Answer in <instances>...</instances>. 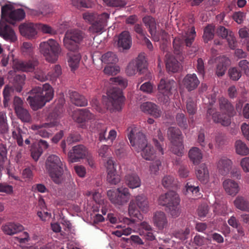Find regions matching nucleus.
<instances>
[{
  "label": "nucleus",
  "instance_id": "f257e3e1",
  "mask_svg": "<svg viewBox=\"0 0 249 249\" xmlns=\"http://www.w3.org/2000/svg\"><path fill=\"white\" fill-rule=\"evenodd\" d=\"M11 4H6L1 7L0 21V36L5 40L14 42L17 40L15 33L7 23L14 24L16 21L23 19L25 16L24 11L21 8L13 10Z\"/></svg>",
  "mask_w": 249,
  "mask_h": 249
},
{
  "label": "nucleus",
  "instance_id": "f03ea898",
  "mask_svg": "<svg viewBox=\"0 0 249 249\" xmlns=\"http://www.w3.org/2000/svg\"><path fill=\"white\" fill-rule=\"evenodd\" d=\"M109 83L113 85L107 90L108 98L107 104V109L112 111L120 110L125 97L123 95L122 90L116 86L118 85L122 88H125L127 86V80L122 77H113L110 78Z\"/></svg>",
  "mask_w": 249,
  "mask_h": 249
},
{
  "label": "nucleus",
  "instance_id": "7ed1b4c3",
  "mask_svg": "<svg viewBox=\"0 0 249 249\" xmlns=\"http://www.w3.org/2000/svg\"><path fill=\"white\" fill-rule=\"evenodd\" d=\"M53 97V90L50 85L45 84L42 87H36L31 90L27 101L34 110L41 108Z\"/></svg>",
  "mask_w": 249,
  "mask_h": 249
},
{
  "label": "nucleus",
  "instance_id": "20e7f679",
  "mask_svg": "<svg viewBox=\"0 0 249 249\" xmlns=\"http://www.w3.org/2000/svg\"><path fill=\"white\" fill-rule=\"evenodd\" d=\"M219 106L221 111L224 115L217 112L215 108L210 107L207 110V116H211L215 123H220L222 125L228 126L231 123L230 118L235 114L234 107L228 99L223 97L219 99Z\"/></svg>",
  "mask_w": 249,
  "mask_h": 249
},
{
  "label": "nucleus",
  "instance_id": "39448f33",
  "mask_svg": "<svg viewBox=\"0 0 249 249\" xmlns=\"http://www.w3.org/2000/svg\"><path fill=\"white\" fill-rule=\"evenodd\" d=\"M45 169L55 183L59 184L63 182V173L66 166L58 156L52 154L47 158Z\"/></svg>",
  "mask_w": 249,
  "mask_h": 249
},
{
  "label": "nucleus",
  "instance_id": "423d86ee",
  "mask_svg": "<svg viewBox=\"0 0 249 249\" xmlns=\"http://www.w3.org/2000/svg\"><path fill=\"white\" fill-rule=\"evenodd\" d=\"M180 201L178 195L172 191L161 195L158 198L159 204L165 206L167 211L173 218L178 217L181 213Z\"/></svg>",
  "mask_w": 249,
  "mask_h": 249
},
{
  "label": "nucleus",
  "instance_id": "0eeeda50",
  "mask_svg": "<svg viewBox=\"0 0 249 249\" xmlns=\"http://www.w3.org/2000/svg\"><path fill=\"white\" fill-rule=\"evenodd\" d=\"M22 52L31 58L27 61H18L14 64V69L22 71H32L38 64V61L36 57L33 56L34 47L29 42H23L21 48Z\"/></svg>",
  "mask_w": 249,
  "mask_h": 249
},
{
  "label": "nucleus",
  "instance_id": "6e6552de",
  "mask_svg": "<svg viewBox=\"0 0 249 249\" xmlns=\"http://www.w3.org/2000/svg\"><path fill=\"white\" fill-rule=\"evenodd\" d=\"M109 14L103 13L100 15L94 13L86 12L83 14V18L86 22L91 24L89 30L92 33H99L107 26Z\"/></svg>",
  "mask_w": 249,
  "mask_h": 249
},
{
  "label": "nucleus",
  "instance_id": "1a4fd4ad",
  "mask_svg": "<svg viewBox=\"0 0 249 249\" xmlns=\"http://www.w3.org/2000/svg\"><path fill=\"white\" fill-rule=\"evenodd\" d=\"M153 142L158 151L157 152H155L153 148L148 144L142 148V150L140 151L142 157L147 160H153L157 155H162L164 154L162 147L164 137L160 129L157 130V135L154 137Z\"/></svg>",
  "mask_w": 249,
  "mask_h": 249
},
{
  "label": "nucleus",
  "instance_id": "9d476101",
  "mask_svg": "<svg viewBox=\"0 0 249 249\" xmlns=\"http://www.w3.org/2000/svg\"><path fill=\"white\" fill-rule=\"evenodd\" d=\"M148 209L149 202L147 197L143 194H140L130 200L128 207V213L131 217L140 219L142 217L140 211L146 213Z\"/></svg>",
  "mask_w": 249,
  "mask_h": 249
},
{
  "label": "nucleus",
  "instance_id": "9b49d317",
  "mask_svg": "<svg viewBox=\"0 0 249 249\" xmlns=\"http://www.w3.org/2000/svg\"><path fill=\"white\" fill-rule=\"evenodd\" d=\"M40 52L49 62L54 63L61 53L59 44L53 39L41 42L39 45Z\"/></svg>",
  "mask_w": 249,
  "mask_h": 249
},
{
  "label": "nucleus",
  "instance_id": "f8f14e48",
  "mask_svg": "<svg viewBox=\"0 0 249 249\" xmlns=\"http://www.w3.org/2000/svg\"><path fill=\"white\" fill-rule=\"evenodd\" d=\"M85 37V33L78 29L68 30L63 38L64 45L71 52L77 51L79 45Z\"/></svg>",
  "mask_w": 249,
  "mask_h": 249
},
{
  "label": "nucleus",
  "instance_id": "ddd939ff",
  "mask_svg": "<svg viewBox=\"0 0 249 249\" xmlns=\"http://www.w3.org/2000/svg\"><path fill=\"white\" fill-rule=\"evenodd\" d=\"M176 87V82L174 79L165 77L161 78L158 85V100L163 103H167Z\"/></svg>",
  "mask_w": 249,
  "mask_h": 249
},
{
  "label": "nucleus",
  "instance_id": "4468645a",
  "mask_svg": "<svg viewBox=\"0 0 249 249\" xmlns=\"http://www.w3.org/2000/svg\"><path fill=\"white\" fill-rule=\"evenodd\" d=\"M184 31L183 39L179 37H175L173 42L174 53L179 54L182 50L184 43L188 47H190L194 41L196 36L195 27L193 26L187 27Z\"/></svg>",
  "mask_w": 249,
  "mask_h": 249
},
{
  "label": "nucleus",
  "instance_id": "2eb2a0df",
  "mask_svg": "<svg viewBox=\"0 0 249 249\" xmlns=\"http://www.w3.org/2000/svg\"><path fill=\"white\" fill-rule=\"evenodd\" d=\"M127 137L131 146L137 152H140L142 148L148 144L145 136L135 127H129L127 129Z\"/></svg>",
  "mask_w": 249,
  "mask_h": 249
},
{
  "label": "nucleus",
  "instance_id": "dca6fc26",
  "mask_svg": "<svg viewBox=\"0 0 249 249\" xmlns=\"http://www.w3.org/2000/svg\"><path fill=\"white\" fill-rule=\"evenodd\" d=\"M167 135L173 145L172 152L178 156H181L183 153L184 146L183 137L179 129L176 127H170L167 131Z\"/></svg>",
  "mask_w": 249,
  "mask_h": 249
},
{
  "label": "nucleus",
  "instance_id": "f3484780",
  "mask_svg": "<svg viewBox=\"0 0 249 249\" xmlns=\"http://www.w3.org/2000/svg\"><path fill=\"white\" fill-rule=\"evenodd\" d=\"M48 119V121H50L49 123H44L41 124H32L31 126V129L35 131L36 134L38 135L41 137L44 138H49L51 134L48 132L45 128L57 125L59 123L58 115L56 113L53 112L49 114Z\"/></svg>",
  "mask_w": 249,
  "mask_h": 249
},
{
  "label": "nucleus",
  "instance_id": "a211bd4d",
  "mask_svg": "<svg viewBox=\"0 0 249 249\" xmlns=\"http://www.w3.org/2000/svg\"><path fill=\"white\" fill-rule=\"evenodd\" d=\"M130 193L126 187H119L116 190H109L107 192V196L113 204L123 205L129 200Z\"/></svg>",
  "mask_w": 249,
  "mask_h": 249
},
{
  "label": "nucleus",
  "instance_id": "6ab92c4d",
  "mask_svg": "<svg viewBox=\"0 0 249 249\" xmlns=\"http://www.w3.org/2000/svg\"><path fill=\"white\" fill-rule=\"evenodd\" d=\"M146 68V60L143 53L140 54L135 60L131 61L126 69L128 76L135 75L137 72L142 73Z\"/></svg>",
  "mask_w": 249,
  "mask_h": 249
},
{
  "label": "nucleus",
  "instance_id": "aec40b11",
  "mask_svg": "<svg viewBox=\"0 0 249 249\" xmlns=\"http://www.w3.org/2000/svg\"><path fill=\"white\" fill-rule=\"evenodd\" d=\"M23 100L18 96L13 99V107L18 118L23 123H29L32 121V116L29 110L23 107Z\"/></svg>",
  "mask_w": 249,
  "mask_h": 249
},
{
  "label": "nucleus",
  "instance_id": "412c9836",
  "mask_svg": "<svg viewBox=\"0 0 249 249\" xmlns=\"http://www.w3.org/2000/svg\"><path fill=\"white\" fill-rule=\"evenodd\" d=\"M88 155V149L84 145L80 144L72 147L68 153V157L71 162H75L86 158Z\"/></svg>",
  "mask_w": 249,
  "mask_h": 249
},
{
  "label": "nucleus",
  "instance_id": "4be33fe9",
  "mask_svg": "<svg viewBox=\"0 0 249 249\" xmlns=\"http://www.w3.org/2000/svg\"><path fill=\"white\" fill-rule=\"evenodd\" d=\"M107 181L111 184L116 185L121 180L120 176L117 174L114 161L109 158L107 161Z\"/></svg>",
  "mask_w": 249,
  "mask_h": 249
},
{
  "label": "nucleus",
  "instance_id": "5701e85b",
  "mask_svg": "<svg viewBox=\"0 0 249 249\" xmlns=\"http://www.w3.org/2000/svg\"><path fill=\"white\" fill-rule=\"evenodd\" d=\"M182 83L185 88L189 91L196 89L200 83L196 74H187L183 78Z\"/></svg>",
  "mask_w": 249,
  "mask_h": 249
},
{
  "label": "nucleus",
  "instance_id": "b1692460",
  "mask_svg": "<svg viewBox=\"0 0 249 249\" xmlns=\"http://www.w3.org/2000/svg\"><path fill=\"white\" fill-rule=\"evenodd\" d=\"M118 47L123 50H128L132 45L131 37L128 31L122 32L118 36Z\"/></svg>",
  "mask_w": 249,
  "mask_h": 249
},
{
  "label": "nucleus",
  "instance_id": "393cba45",
  "mask_svg": "<svg viewBox=\"0 0 249 249\" xmlns=\"http://www.w3.org/2000/svg\"><path fill=\"white\" fill-rule=\"evenodd\" d=\"M232 162L231 160L225 157L221 158L217 162V168L222 175H226L231 170Z\"/></svg>",
  "mask_w": 249,
  "mask_h": 249
},
{
  "label": "nucleus",
  "instance_id": "a878e982",
  "mask_svg": "<svg viewBox=\"0 0 249 249\" xmlns=\"http://www.w3.org/2000/svg\"><path fill=\"white\" fill-rule=\"evenodd\" d=\"M93 115L87 109L75 110L73 113L72 118L78 123H82L92 118Z\"/></svg>",
  "mask_w": 249,
  "mask_h": 249
},
{
  "label": "nucleus",
  "instance_id": "bb28decb",
  "mask_svg": "<svg viewBox=\"0 0 249 249\" xmlns=\"http://www.w3.org/2000/svg\"><path fill=\"white\" fill-rule=\"evenodd\" d=\"M223 186L225 192L230 196H235L240 190L238 184L231 179L225 180L223 182Z\"/></svg>",
  "mask_w": 249,
  "mask_h": 249
},
{
  "label": "nucleus",
  "instance_id": "cd10ccee",
  "mask_svg": "<svg viewBox=\"0 0 249 249\" xmlns=\"http://www.w3.org/2000/svg\"><path fill=\"white\" fill-rule=\"evenodd\" d=\"M124 179L126 184L131 189H135L141 185V180L136 173L127 174L125 176Z\"/></svg>",
  "mask_w": 249,
  "mask_h": 249
},
{
  "label": "nucleus",
  "instance_id": "c85d7f7f",
  "mask_svg": "<svg viewBox=\"0 0 249 249\" xmlns=\"http://www.w3.org/2000/svg\"><path fill=\"white\" fill-rule=\"evenodd\" d=\"M19 29L21 34L29 39L34 37L37 34L36 29L33 23L21 25Z\"/></svg>",
  "mask_w": 249,
  "mask_h": 249
},
{
  "label": "nucleus",
  "instance_id": "c756f323",
  "mask_svg": "<svg viewBox=\"0 0 249 249\" xmlns=\"http://www.w3.org/2000/svg\"><path fill=\"white\" fill-rule=\"evenodd\" d=\"M154 225L159 230H162L167 225V219L165 213L161 211L156 212L153 217Z\"/></svg>",
  "mask_w": 249,
  "mask_h": 249
},
{
  "label": "nucleus",
  "instance_id": "7c9ffc66",
  "mask_svg": "<svg viewBox=\"0 0 249 249\" xmlns=\"http://www.w3.org/2000/svg\"><path fill=\"white\" fill-rule=\"evenodd\" d=\"M166 68L169 72L173 73L177 72L179 69V63L177 59L170 53L166 54Z\"/></svg>",
  "mask_w": 249,
  "mask_h": 249
},
{
  "label": "nucleus",
  "instance_id": "2f4dec72",
  "mask_svg": "<svg viewBox=\"0 0 249 249\" xmlns=\"http://www.w3.org/2000/svg\"><path fill=\"white\" fill-rule=\"evenodd\" d=\"M23 230V227L20 224L10 222L2 226V231L6 234L13 235Z\"/></svg>",
  "mask_w": 249,
  "mask_h": 249
},
{
  "label": "nucleus",
  "instance_id": "473e14b6",
  "mask_svg": "<svg viewBox=\"0 0 249 249\" xmlns=\"http://www.w3.org/2000/svg\"><path fill=\"white\" fill-rule=\"evenodd\" d=\"M69 56L68 64L71 71H74L77 69L79 65V62L81 58L79 53L75 52H71L68 53Z\"/></svg>",
  "mask_w": 249,
  "mask_h": 249
},
{
  "label": "nucleus",
  "instance_id": "72a5a7b5",
  "mask_svg": "<svg viewBox=\"0 0 249 249\" xmlns=\"http://www.w3.org/2000/svg\"><path fill=\"white\" fill-rule=\"evenodd\" d=\"M196 177L198 179L203 183H206L209 179V173L205 164H201L196 170Z\"/></svg>",
  "mask_w": 249,
  "mask_h": 249
},
{
  "label": "nucleus",
  "instance_id": "f704fd0d",
  "mask_svg": "<svg viewBox=\"0 0 249 249\" xmlns=\"http://www.w3.org/2000/svg\"><path fill=\"white\" fill-rule=\"evenodd\" d=\"M189 158L194 164H198L203 158L201 151L197 147H194L190 149L188 153Z\"/></svg>",
  "mask_w": 249,
  "mask_h": 249
},
{
  "label": "nucleus",
  "instance_id": "c9c22d12",
  "mask_svg": "<svg viewBox=\"0 0 249 249\" xmlns=\"http://www.w3.org/2000/svg\"><path fill=\"white\" fill-rule=\"evenodd\" d=\"M70 98L71 102L75 106L84 107L88 105V101L85 97L76 91H72L70 93Z\"/></svg>",
  "mask_w": 249,
  "mask_h": 249
},
{
  "label": "nucleus",
  "instance_id": "e433bc0d",
  "mask_svg": "<svg viewBox=\"0 0 249 249\" xmlns=\"http://www.w3.org/2000/svg\"><path fill=\"white\" fill-rule=\"evenodd\" d=\"M235 207L242 211L249 212V202L242 196H238L234 201Z\"/></svg>",
  "mask_w": 249,
  "mask_h": 249
},
{
  "label": "nucleus",
  "instance_id": "4c0bfd02",
  "mask_svg": "<svg viewBox=\"0 0 249 249\" xmlns=\"http://www.w3.org/2000/svg\"><path fill=\"white\" fill-rule=\"evenodd\" d=\"M107 132V128H103L101 129L98 134V139L100 142L110 141L112 143L113 141L116 139L117 136V132L112 129L109 132L108 135L107 137H106Z\"/></svg>",
  "mask_w": 249,
  "mask_h": 249
},
{
  "label": "nucleus",
  "instance_id": "58836bf2",
  "mask_svg": "<svg viewBox=\"0 0 249 249\" xmlns=\"http://www.w3.org/2000/svg\"><path fill=\"white\" fill-rule=\"evenodd\" d=\"M142 22L148 28L149 33H153L154 30H157V23L155 18L151 16H145L142 18Z\"/></svg>",
  "mask_w": 249,
  "mask_h": 249
},
{
  "label": "nucleus",
  "instance_id": "ea45409f",
  "mask_svg": "<svg viewBox=\"0 0 249 249\" xmlns=\"http://www.w3.org/2000/svg\"><path fill=\"white\" fill-rule=\"evenodd\" d=\"M13 137L16 140L18 146H22L23 145V138L26 132H24L18 126L15 127L12 132Z\"/></svg>",
  "mask_w": 249,
  "mask_h": 249
},
{
  "label": "nucleus",
  "instance_id": "a19ab883",
  "mask_svg": "<svg viewBox=\"0 0 249 249\" xmlns=\"http://www.w3.org/2000/svg\"><path fill=\"white\" fill-rule=\"evenodd\" d=\"M25 79V75L24 74H17L15 76L13 80V85L17 91L19 92L22 90Z\"/></svg>",
  "mask_w": 249,
  "mask_h": 249
},
{
  "label": "nucleus",
  "instance_id": "79ce46f5",
  "mask_svg": "<svg viewBox=\"0 0 249 249\" xmlns=\"http://www.w3.org/2000/svg\"><path fill=\"white\" fill-rule=\"evenodd\" d=\"M118 59L116 55L113 52H108L104 54L101 57L103 63L107 64H115Z\"/></svg>",
  "mask_w": 249,
  "mask_h": 249
},
{
  "label": "nucleus",
  "instance_id": "37998d69",
  "mask_svg": "<svg viewBox=\"0 0 249 249\" xmlns=\"http://www.w3.org/2000/svg\"><path fill=\"white\" fill-rule=\"evenodd\" d=\"M235 146L236 152L238 155L245 156L249 154V148L241 141H237L235 142Z\"/></svg>",
  "mask_w": 249,
  "mask_h": 249
},
{
  "label": "nucleus",
  "instance_id": "c03bdc74",
  "mask_svg": "<svg viewBox=\"0 0 249 249\" xmlns=\"http://www.w3.org/2000/svg\"><path fill=\"white\" fill-rule=\"evenodd\" d=\"M62 74L61 68L59 65H55L48 73V80L54 81Z\"/></svg>",
  "mask_w": 249,
  "mask_h": 249
},
{
  "label": "nucleus",
  "instance_id": "a18cd8bd",
  "mask_svg": "<svg viewBox=\"0 0 249 249\" xmlns=\"http://www.w3.org/2000/svg\"><path fill=\"white\" fill-rule=\"evenodd\" d=\"M214 28L213 25L207 26L204 30L203 38L205 42L207 43L213 38Z\"/></svg>",
  "mask_w": 249,
  "mask_h": 249
},
{
  "label": "nucleus",
  "instance_id": "49530a36",
  "mask_svg": "<svg viewBox=\"0 0 249 249\" xmlns=\"http://www.w3.org/2000/svg\"><path fill=\"white\" fill-rule=\"evenodd\" d=\"M176 120L178 125L181 128L186 129L188 127L187 118L182 113H178L176 115Z\"/></svg>",
  "mask_w": 249,
  "mask_h": 249
},
{
  "label": "nucleus",
  "instance_id": "de8ad7c7",
  "mask_svg": "<svg viewBox=\"0 0 249 249\" xmlns=\"http://www.w3.org/2000/svg\"><path fill=\"white\" fill-rule=\"evenodd\" d=\"M186 109L190 115H194L197 109L195 101L192 98H189L186 101Z\"/></svg>",
  "mask_w": 249,
  "mask_h": 249
},
{
  "label": "nucleus",
  "instance_id": "09e8293b",
  "mask_svg": "<svg viewBox=\"0 0 249 249\" xmlns=\"http://www.w3.org/2000/svg\"><path fill=\"white\" fill-rule=\"evenodd\" d=\"M162 184L164 188L173 187L176 185V181L173 176H165L162 180Z\"/></svg>",
  "mask_w": 249,
  "mask_h": 249
},
{
  "label": "nucleus",
  "instance_id": "8fccbe9b",
  "mask_svg": "<svg viewBox=\"0 0 249 249\" xmlns=\"http://www.w3.org/2000/svg\"><path fill=\"white\" fill-rule=\"evenodd\" d=\"M108 6L116 7H123L126 5L124 0H103Z\"/></svg>",
  "mask_w": 249,
  "mask_h": 249
},
{
  "label": "nucleus",
  "instance_id": "3c124183",
  "mask_svg": "<svg viewBox=\"0 0 249 249\" xmlns=\"http://www.w3.org/2000/svg\"><path fill=\"white\" fill-rule=\"evenodd\" d=\"M10 91L11 88L8 85H6L3 90V104L5 107L8 106V103L10 99Z\"/></svg>",
  "mask_w": 249,
  "mask_h": 249
},
{
  "label": "nucleus",
  "instance_id": "603ef678",
  "mask_svg": "<svg viewBox=\"0 0 249 249\" xmlns=\"http://www.w3.org/2000/svg\"><path fill=\"white\" fill-rule=\"evenodd\" d=\"M42 153V148L37 147L36 145L32 146L31 149V155L35 161L38 160Z\"/></svg>",
  "mask_w": 249,
  "mask_h": 249
},
{
  "label": "nucleus",
  "instance_id": "864d4df0",
  "mask_svg": "<svg viewBox=\"0 0 249 249\" xmlns=\"http://www.w3.org/2000/svg\"><path fill=\"white\" fill-rule=\"evenodd\" d=\"M104 71L105 73L107 74L114 75L117 74L119 72L120 68L116 65H109L108 64V65L105 68Z\"/></svg>",
  "mask_w": 249,
  "mask_h": 249
},
{
  "label": "nucleus",
  "instance_id": "5fc2aeb1",
  "mask_svg": "<svg viewBox=\"0 0 249 249\" xmlns=\"http://www.w3.org/2000/svg\"><path fill=\"white\" fill-rule=\"evenodd\" d=\"M225 39H226L230 49L234 50L236 47L237 41L233 32L230 33Z\"/></svg>",
  "mask_w": 249,
  "mask_h": 249
},
{
  "label": "nucleus",
  "instance_id": "6e6d98bb",
  "mask_svg": "<svg viewBox=\"0 0 249 249\" xmlns=\"http://www.w3.org/2000/svg\"><path fill=\"white\" fill-rule=\"evenodd\" d=\"M38 28L45 34H49L52 35L56 34V31L54 29L46 24H39Z\"/></svg>",
  "mask_w": 249,
  "mask_h": 249
},
{
  "label": "nucleus",
  "instance_id": "4d7b16f0",
  "mask_svg": "<svg viewBox=\"0 0 249 249\" xmlns=\"http://www.w3.org/2000/svg\"><path fill=\"white\" fill-rule=\"evenodd\" d=\"M229 74L230 78L232 80L237 81L241 76V72L236 68H232L229 70Z\"/></svg>",
  "mask_w": 249,
  "mask_h": 249
},
{
  "label": "nucleus",
  "instance_id": "13d9d810",
  "mask_svg": "<svg viewBox=\"0 0 249 249\" xmlns=\"http://www.w3.org/2000/svg\"><path fill=\"white\" fill-rule=\"evenodd\" d=\"M152 107H150V110L148 114H150L155 118H159L161 116V111L159 106L154 103H153Z\"/></svg>",
  "mask_w": 249,
  "mask_h": 249
},
{
  "label": "nucleus",
  "instance_id": "bf43d9fd",
  "mask_svg": "<svg viewBox=\"0 0 249 249\" xmlns=\"http://www.w3.org/2000/svg\"><path fill=\"white\" fill-rule=\"evenodd\" d=\"M34 77L41 82H44L48 80V75H46L40 69H38L35 71Z\"/></svg>",
  "mask_w": 249,
  "mask_h": 249
},
{
  "label": "nucleus",
  "instance_id": "052dcab7",
  "mask_svg": "<svg viewBox=\"0 0 249 249\" xmlns=\"http://www.w3.org/2000/svg\"><path fill=\"white\" fill-rule=\"evenodd\" d=\"M232 31L228 30L225 27L220 26L217 29V34L218 36L222 38H226Z\"/></svg>",
  "mask_w": 249,
  "mask_h": 249
},
{
  "label": "nucleus",
  "instance_id": "680f3d73",
  "mask_svg": "<svg viewBox=\"0 0 249 249\" xmlns=\"http://www.w3.org/2000/svg\"><path fill=\"white\" fill-rule=\"evenodd\" d=\"M239 66L244 73L249 76V62L247 60H242L239 62Z\"/></svg>",
  "mask_w": 249,
  "mask_h": 249
},
{
  "label": "nucleus",
  "instance_id": "e2e57ef3",
  "mask_svg": "<svg viewBox=\"0 0 249 249\" xmlns=\"http://www.w3.org/2000/svg\"><path fill=\"white\" fill-rule=\"evenodd\" d=\"M161 163L160 160H156L151 163L150 166L151 174L156 175L159 170V167L161 166Z\"/></svg>",
  "mask_w": 249,
  "mask_h": 249
},
{
  "label": "nucleus",
  "instance_id": "0e129e2a",
  "mask_svg": "<svg viewBox=\"0 0 249 249\" xmlns=\"http://www.w3.org/2000/svg\"><path fill=\"white\" fill-rule=\"evenodd\" d=\"M196 69L197 72L202 75L203 76L205 74V67L203 59L201 58H199L197 59Z\"/></svg>",
  "mask_w": 249,
  "mask_h": 249
},
{
  "label": "nucleus",
  "instance_id": "69168bd1",
  "mask_svg": "<svg viewBox=\"0 0 249 249\" xmlns=\"http://www.w3.org/2000/svg\"><path fill=\"white\" fill-rule=\"evenodd\" d=\"M29 234L27 232H24L22 235L18 237H14L13 238L15 241L19 243V244L25 243L29 240Z\"/></svg>",
  "mask_w": 249,
  "mask_h": 249
},
{
  "label": "nucleus",
  "instance_id": "338daca9",
  "mask_svg": "<svg viewBox=\"0 0 249 249\" xmlns=\"http://www.w3.org/2000/svg\"><path fill=\"white\" fill-rule=\"evenodd\" d=\"M13 188L6 183H0V192L10 194L13 192Z\"/></svg>",
  "mask_w": 249,
  "mask_h": 249
},
{
  "label": "nucleus",
  "instance_id": "774afa93",
  "mask_svg": "<svg viewBox=\"0 0 249 249\" xmlns=\"http://www.w3.org/2000/svg\"><path fill=\"white\" fill-rule=\"evenodd\" d=\"M240 165L244 171L249 172V157L243 158L241 160Z\"/></svg>",
  "mask_w": 249,
  "mask_h": 249
}]
</instances>
